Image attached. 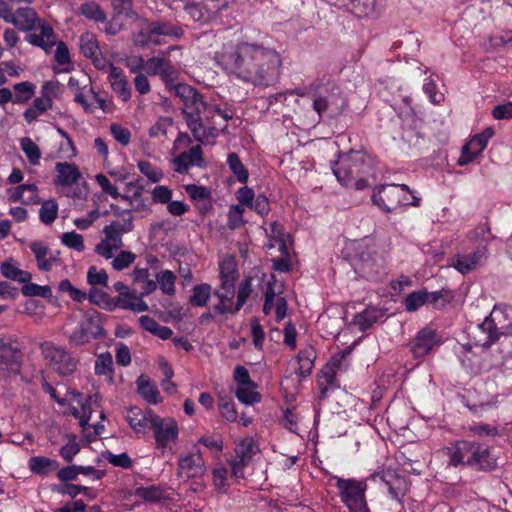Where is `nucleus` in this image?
Segmentation results:
<instances>
[{
	"label": "nucleus",
	"mask_w": 512,
	"mask_h": 512,
	"mask_svg": "<svg viewBox=\"0 0 512 512\" xmlns=\"http://www.w3.org/2000/svg\"><path fill=\"white\" fill-rule=\"evenodd\" d=\"M214 60L229 79L255 87L276 83L282 68V58L275 49L248 39L223 45Z\"/></svg>",
	"instance_id": "1"
},
{
	"label": "nucleus",
	"mask_w": 512,
	"mask_h": 512,
	"mask_svg": "<svg viewBox=\"0 0 512 512\" xmlns=\"http://www.w3.org/2000/svg\"><path fill=\"white\" fill-rule=\"evenodd\" d=\"M174 93L183 102V114L186 123L198 141H208L217 137L226 129V122L232 114L219 107L206 103L202 96L191 86L178 83L173 87Z\"/></svg>",
	"instance_id": "2"
},
{
	"label": "nucleus",
	"mask_w": 512,
	"mask_h": 512,
	"mask_svg": "<svg viewBox=\"0 0 512 512\" xmlns=\"http://www.w3.org/2000/svg\"><path fill=\"white\" fill-rule=\"evenodd\" d=\"M351 246L354 254L349 256V260L358 276L375 280L385 272L387 258L379 247L364 242H353Z\"/></svg>",
	"instance_id": "3"
},
{
	"label": "nucleus",
	"mask_w": 512,
	"mask_h": 512,
	"mask_svg": "<svg viewBox=\"0 0 512 512\" xmlns=\"http://www.w3.org/2000/svg\"><path fill=\"white\" fill-rule=\"evenodd\" d=\"M372 202L387 213L398 212L402 207L420 206L421 199L405 184H386L374 189Z\"/></svg>",
	"instance_id": "4"
},
{
	"label": "nucleus",
	"mask_w": 512,
	"mask_h": 512,
	"mask_svg": "<svg viewBox=\"0 0 512 512\" xmlns=\"http://www.w3.org/2000/svg\"><path fill=\"white\" fill-rule=\"evenodd\" d=\"M480 334L476 338L477 345L487 347L495 342L500 335L512 333V307L496 305L484 321L477 326Z\"/></svg>",
	"instance_id": "5"
},
{
	"label": "nucleus",
	"mask_w": 512,
	"mask_h": 512,
	"mask_svg": "<svg viewBox=\"0 0 512 512\" xmlns=\"http://www.w3.org/2000/svg\"><path fill=\"white\" fill-rule=\"evenodd\" d=\"M340 502L348 512H371L366 500L367 482L364 479L333 476Z\"/></svg>",
	"instance_id": "6"
},
{
	"label": "nucleus",
	"mask_w": 512,
	"mask_h": 512,
	"mask_svg": "<svg viewBox=\"0 0 512 512\" xmlns=\"http://www.w3.org/2000/svg\"><path fill=\"white\" fill-rule=\"evenodd\" d=\"M192 140L186 133H179L172 147V162L175 171L186 172L193 166L203 165L202 149L200 145L191 146Z\"/></svg>",
	"instance_id": "7"
},
{
	"label": "nucleus",
	"mask_w": 512,
	"mask_h": 512,
	"mask_svg": "<svg viewBox=\"0 0 512 512\" xmlns=\"http://www.w3.org/2000/svg\"><path fill=\"white\" fill-rule=\"evenodd\" d=\"M51 396L60 406H68L70 414L79 419V424L83 430L89 425L92 414V404L98 400V395L84 396L74 390L67 392L64 398L56 396V391L51 389Z\"/></svg>",
	"instance_id": "8"
},
{
	"label": "nucleus",
	"mask_w": 512,
	"mask_h": 512,
	"mask_svg": "<svg viewBox=\"0 0 512 512\" xmlns=\"http://www.w3.org/2000/svg\"><path fill=\"white\" fill-rule=\"evenodd\" d=\"M284 283L281 279L273 274L270 275L266 283L265 302L263 305V312L270 315L274 312L276 321H282L288 310V305L285 297L283 296Z\"/></svg>",
	"instance_id": "9"
},
{
	"label": "nucleus",
	"mask_w": 512,
	"mask_h": 512,
	"mask_svg": "<svg viewBox=\"0 0 512 512\" xmlns=\"http://www.w3.org/2000/svg\"><path fill=\"white\" fill-rule=\"evenodd\" d=\"M104 335L105 332L98 313L89 311L83 314L76 328L69 335V341L74 345L80 346Z\"/></svg>",
	"instance_id": "10"
},
{
	"label": "nucleus",
	"mask_w": 512,
	"mask_h": 512,
	"mask_svg": "<svg viewBox=\"0 0 512 512\" xmlns=\"http://www.w3.org/2000/svg\"><path fill=\"white\" fill-rule=\"evenodd\" d=\"M182 30L172 24L162 22L144 23L140 31L134 35V42L137 45L153 44L158 45L163 42L166 36L181 37Z\"/></svg>",
	"instance_id": "11"
},
{
	"label": "nucleus",
	"mask_w": 512,
	"mask_h": 512,
	"mask_svg": "<svg viewBox=\"0 0 512 512\" xmlns=\"http://www.w3.org/2000/svg\"><path fill=\"white\" fill-rule=\"evenodd\" d=\"M44 358L60 375H70L77 368V360L64 348L52 342H44L41 345Z\"/></svg>",
	"instance_id": "12"
},
{
	"label": "nucleus",
	"mask_w": 512,
	"mask_h": 512,
	"mask_svg": "<svg viewBox=\"0 0 512 512\" xmlns=\"http://www.w3.org/2000/svg\"><path fill=\"white\" fill-rule=\"evenodd\" d=\"M151 429L158 449L164 450L177 443L179 427L175 419L160 416L153 417Z\"/></svg>",
	"instance_id": "13"
},
{
	"label": "nucleus",
	"mask_w": 512,
	"mask_h": 512,
	"mask_svg": "<svg viewBox=\"0 0 512 512\" xmlns=\"http://www.w3.org/2000/svg\"><path fill=\"white\" fill-rule=\"evenodd\" d=\"M363 170V155L359 152H351L348 155L341 156L336 166L333 168V173L339 183L343 186L352 185V181Z\"/></svg>",
	"instance_id": "14"
},
{
	"label": "nucleus",
	"mask_w": 512,
	"mask_h": 512,
	"mask_svg": "<svg viewBox=\"0 0 512 512\" xmlns=\"http://www.w3.org/2000/svg\"><path fill=\"white\" fill-rule=\"evenodd\" d=\"M21 351L13 336L0 337V370L17 374L21 367Z\"/></svg>",
	"instance_id": "15"
},
{
	"label": "nucleus",
	"mask_w": 512,
	"mask_h": 512,
	"mask_svg": "<svg viewBox=\"0 0 512 512\" xmlns=\"http://www.w3.org/2000/svg\"><path fill=\"white\" fill-rule=\"evenodd\" d=\"M493 135L494 130L491 127H486L482 132L470 137V139L462 146L457 164L459 166H466L473 162L485 150Z\"/></svg>",
	"instance_id": "16"
},
{
	"label": "nucleus",
	"mask_w": 512,
	"mask_h": 512,
	"mask_svg": "<svg viewBox=\"0 0 512 512\" xmlns=\"http://www.w3.org/2000/svg\"><path fill=\"white\" fill-rule=\"evenodd\" d=\"M206 473L204 459L199 451L181 455L177 463V478L181 481L198 479Z\"/></svg>",
	"instance_id": "17"
},
{
	"label": "nucleus",
	"mask_w": 512,
	"mask_h": 512,
	"mask_svg": "<svg viewBox=\"0 0 512 512\" xmlns=\"http://www.w3.org/2000/svg\"><path fill=\"white\" fill-rule=\"evenodd\" d=\"M258 452L259 448L252 438L243 439L236 445L235 456L229 461L235 479L244 478V468Z\"/></svg>",
	"instance_id": "18"
},
{
	"label": "nucleus",
	"mask_w": 512,
	"mask_h": 512,
	"mask_svg": "<svg viewBox=\"0 0 512 512\" xmlns=\"http://www.w3.org/2000/svg\"><path fill=\"white\" fill-rule=\"evenodd\" d=\"M25 40L36 47L49 53L56 44L57 36L53 27L45 20H41L36 27L30 31Z\"/></svg>",
	"instance_id": "19"
},
{
	"label": "nucleus",
	"mask_w": 512,
	"mask_h": 512,
	"mask_svg": "<svg viewBox=\"0 0 512 512\" xmlns=\"http://www.w3.org/2000/svg\"><path fill=\"white\" fill-rule=\"evenodd\" d=\"M237 205H241L244 209H253L261 216L268 215L270 211V205L268 198L263 195H255L252 188L248 186L240 187L236 192Z\"/></svg>",
	"instance_id": "20"
},
{
	"label": "nucleus",
	"mask_w": 512,
	"mask_h": 512,
	"mask_svg": "<svg viewBox=\"0 0 512 512\" xmlns=\"http://www.w3.org/2000/svg\"><path fill=\"white\" fill-rule=\"evenodd\" d=\"M474 441H458L451 447L446 448L449 456V464L453 466L465 465L472 467Z\"/></svg>",
	"instance_id": "21"
},
{
	"label": "nucleus",
	"mask_w": 512,
	"mask_h": 512,
	"mask_svg": "<svg viewBox=\"0 0 512 512\" xmlns=\"http://www.w3.org/2000/svg\"><path fill=\"white\" fill-rule=\"evenodd\" d=\"M148 75H160L170 85L177 76V70L171 62L162 57H152L145 61V69Z\"/></svg>",
	"instance_id": "22"
},
{
	"label": "nucleus",
	"mask_w": 512,
	"mask_h": 512,
	"mask_svg": "<svg viewBox=\"0 0 512 512\" xmlns=\"http://www.w3.org/2000/svg\"><path fill=\"white\" fill-rule=\"evenodd\" d=\"M29 247L35 256L37 267L40 271H50L52 266L60 260V253L49 249L43 242L34 241Z\"/></svg>",
	"instance_id": "23"
},
{
	"label": "nucleus",
	"mask_w": 512,
	"mask_h": 512,
	"mask_svg": "<svg viewBox=\"0 0 512 512\" xmlns=\"http://www.w3.org/2000/svg\"><path fill=\"white\" fill-rule=\"evenodd\" d=\"M156 416L151 410L143 411L138 407H131L125 419L136 434H145L152 426V418Z\"/></svg>",
	"instance_id": "24"
},
{
	"label": "nucleus",
	"mask_w": 512,
	"mask_h": 512,
	"mask_svg": "<svg viewBox=\"0 0 512 512\" xmlns=\"http://www.w3.org/2000/svg\"><path fill=\"white\" fill-rule=\"evenodd\" d=\"M107 78L117 97L123 102L129 101L131 98V88L124 72L120 68L110 65Z\"/></svg>",
	"instance_id": "25"
},
{
	"label": "nucleus",
	"mask_w": 512,
	"mask_h": 512,
	"mask_svg": "<svg viewBox=\"0 0 512 512\" xmlns=\"http://www.w3.org/2000/svg\"><path fill=\"white\" fill-rule=\"evenodd\" d=\"M92 100L89 101L83 92H78L75 95V101L80 104L83 109L88 113H95L96 109L102 110L103 113H110L113 111V103L109 98L101 97L98 93L90 89Z\"/></svg>",
	"instance_id": "26"
},
{
	"label": "nucleus",
	"mask_w": 512,
	"mask_h": 512,
	"mask_svg": "<svg viewBox=\"0 0 512 512\" xmlns=\"http://www.w3.org/2000/svg\"><path fill=\"white\" fill-rule=\"evenodd\" d=\"M55 170L57 176L54 183L57 187H72L82 178L79 168L73 163H56Z\"/></svg>",
	"instance_id": "27"
},
{
	"label": "nucleus",
	"mask_w": 512,
	"mask_h": 512,
	"mask_svg": "<svg viewBox=\"0 0 512 512\" xmlns=\"http://www.w3.org/2000/svg\"><path fill=\"white\" fill-rule=\"evenodd\" d=\"M472 468L490 471L497 466V457L489 447L475 442Z\"/></svg>",
	"instance_id": "28"
},
{
	"label": "nucleus",
	"mask_w": 512,
	"mask_h": 512,
	"mask_svg": "<svg viewBox=\"0 0 512 512\" xmlns=\"http://www.w3.org/2000/svg\"><path fill=\"white\" fill-rule=\"evenodd\" d=\"M437 343L438 340L435 332L429 328H425L418 332L413 341L411 350L415 357H423L427 355Z\"/></svg>",
	"instance_id": "29"
},
{
	"label": "nucleus",
	"mask_w": 512,
	"mask_h": 512,
	"mask_svg": "<svg viewBox=\"0 0 512 512\" xmlns=\"http://www.w3.org/2000/svg\"><path fill=\"white\" fill-rule=\"evenodd\" d=\"M41 20L33 8L21 7L14 13L13 22L10 24L21 31L30 32Z\"/></svg>",
	"instance_id": "30"
},
{
	"label": "nucleus",
	"mask_w": 512,
	"mask_h": 512,
	"mask_svg": "<svg viewBox=\"0 0 512 512\" xmlns=\"http://www.w3.org/2000/svg\"><path fill=\"white\" fill-rule=\"evenodd\" d=\"M486 259V250L479 249L471 255H457L453 260L451 266H453L461 274H466L471 270L476 269Z\"/></svg>",
	"instance_id": "31"
},
{
	"label": "nucleus",
	"mask_w": 512,
	"mask_h": 512,
	"mask_svg": "<svg viewBox=\"0 0 512 512\" xmlns=\"http://www.w3.org/2000/svg\"><path fill=\"white\" fill-rule=\"evenodd\" d=\"M176 2L183 3L184 10L195 22L207 23L213 19L207 8L202 6V0H171L168 4L173 6Z\"/></svg>",
	"instance_id": "32"
},
{
	"label": "nucleus",
	"mask_w": 512,
	"mask_h": 512,
	"mask_svg": "<svg viewBox=\"0 0 512 512\" xmlns=\"http://www.w3.org/2000/svg\"><path fill=\"white\" fill-rule=\"evenodd\" d=\"M10 200L25 205L38 203V188L35 184H20L8 190Z\"/></svg>",
	"instance_id": "33"
},
{
	"label": "nucleus",
	"mask_w": 512,
	"mask_h": 512,
	"mask_svg": "<svg viewBox=\"0 0 512 512\" xmlns=\"http://www.w3.org/2000/svg\"><path fill=\"white\" fill-rule=\"evenodd\" d=\"M139 395L149 404H158L162 401L159 390L146 375H140L136 380Z\"/></svg>",
	"instance_id": "34"
},
{
	"label": "nucleus",
	"mask_w": 512,
	"mask_h": 512,
	"mask_svg": "<svg viewBox=\"0 0 512 512\" xmlns=\"http://www.w3.org/2000/svg\"><path fill=\"white\" fill-rule=\"evenodd\" d=\"M116 304L122 309L131 310L136 313L148 310V305L139 296L130 291L119 293L116 298Z\"/></svg>",
	"instance_id": "35"
},
{
	"label": "nucleus",
	"mask_w": 512,
	"mask_h": 512,
	"mask_svg": "<svg viewBox=\"0 0 512 512\" xmlns=\"http://www.w3.org/2000/svg\"><path fill=\"white\" fill-rule=\"evenodd\" d=\"M0 271L5 278L15 280L20 283H27L32 278L31 273L21 270L13 258H9L1 263Z\"/></svg>",
	"instance_id": "36"
},
{
	"label": "nucleus",
	"mask_w": 512,
	"mask_h": 512,
	"mask_svg": "<svg viewBox=\"0 0 512 512\" xmlns=\"http://www.w3.org/2000/svg\"><path fill=\"white\" fill-rule=\"evenodd\" d=\"M220 281L222 287L235 286L237 278V267L233 257L226 256L219 262Z\"/></svg>",
	"instance_id": "37"
},
{
	"label": "nucleus",
	"mask_w": 512,
	"mask_h": 512,
	"mask_svg": "<svg viewBox=\"0 0 512 512\" xmlns=\"http://www.w3.org/2000/svg\"><path fill=\"white\" fill-rule=\"evenodd\" d=\"M265 231L268 237V242L265 244V247L268 250L277 248L281 254L287 253L286 244L283 239L282 226L277 222H272Z\"/></svg>",
	"instance_id": "38"
},
{
	"label": "nucleus",
	"mask_w": 512,
	"mask_h": 512,
	"mask_svg": "<svg viewBox=\"0 0 512 512\" xmlns=\"http://www.w3.org/2000/svg\"><path fill=\"white\" fill-rule=\"evenodd\" d=\"M315 358L316 352L313 347L308 346L301 350L297 356L296 373L301 377L309 376L313 370Z\"/></svg>",
	"instance_id": "39"
},
{
	"label": "nucleus",
	"mask_w": 512,
	"mask_h": 512,
	"mask_svg": "<svg viewBox=\"0 0 512 512\" xmlns=\"http://www.w3.org/2000/svg\"><path fill=\"white\" fill-rule=\"evenodd\" d=\"M28 466L34 474L46 476L51 471L57 469L59 463L45 456H34L29 459Z\"/></svg>",
	"instance_id": "40"
},
{
	"label": "nucleus",
	"mask_w": 512,
	"mask_h": 512,
	"mask_svg": "<svg viewBox=\"0 0 512 512\" xmlns=\"http://www.w3.org/2000/svg\"><path fill=\"white\" fill-rule=\"evenodd\" d=\"M139 323L145 331L162 340L169 339L173 334V331L169 327L160 325L157 321L147 315L141 316L139 318Z\"/></svg>",
	"instance_id": "41"
},
{
	"label": "nucleus",
	"mask_w": 512,
	"mask_h": 512,
	"mask_svg": "<svg viewBox=\"0 0 512 512\" xmlns=\"http://www.w3.org/2000/svg\"><path fill=\"white\" fill-rule=\"evenodd\" d=\"M52 106L53 104H51L49 100L37 97L34 99L32 105L24 111L23 117L27 123L31 124L35 122L39 116L50 110Z\"/></svg>",
	"instance_id": "42"
},
{
	"label": "nucleus",
	"mask_w": 512,
	"mask_h": 512,
	"mask_svg": "<svg viewBox=\"0 0 512 512\" xmlns=\"http://www.w3.org/2000/svg\"><path fill=\"white\" fill-rule=\"evenodd\" d=\"M112 239L109 235H104V238L96 245L95 252L105 259L113 258L115 253L123 247V240Z\"/></svg>",
	"instance_id": "43"
},
{
	"label": "nucleus",
	"mask_w": 512,
	"mask_h": 512,
	"mask_svg": "<svg viewBox=\"0 0 512 512\" xmlns=\"http://www.w3.org/2000/svg\"><path fill=\"white\" fill-rule=\"evenodd\" d=\"M54 59L61 68H54L56 73L69 72L73 65L67 45L63 41L56 40Z\"/></svg>",
	"instance_id": "44"
},
{
	"label": "nucleus",
	"mask_w": 512,
	"mask_h": 512,
	"mask_svg": "<svg viewBox=\"0 0 512 512\" xmlns=\"http://www.w3.org/2000/svg\"><path fill=\"white\" fill-rule=\"evenodd\" d=\"M19 144L29 164L32 166H38L42 156L39 146L30 137L21 138L19 140Z\"/></svg>",
	"instance_id": "45"
},
{
	"label": "nucleus",
	"mask_w": 512,
	"mask_h": 512,
	"mask_svg": "<svg viewBox=\"0 0 512 512\" xmlns=\"http://www.w3.org/2000/svg\"><path fill=\"white\" fill-rule=\"evenodd\" d=\"M235 286L222 287L220 290L215 292V295L219 298V303L214 306V310L220 314L235 311L232 307V300L234 297Z\"/></svg>",
	"instance_id": "46"
},
{
	"label": "nucleus",
	"mask_w": 512,
	"mask_h": 512,
	"mask_svg": "<svg viewBox=\"0 0 512 512\" xmlns=\"http://www.w3.org/2000/svg\"><path fill=\"white\" fill-rule=\"evenodd\" d=\"M57 132L62 137L58 146L57 157L65 160H71L77 155L76 147L64 129L57 127Z\"/></svg>",
	"instance_id": "47"
},
{
	"label": "nucleus",
	"mask_w": 512,
	"mask_h": 512,
	"mask_svg": "<svg viewBox=\"0 0 512 512\" xmlns=\"http://www.w3.org/2000/svg\"><path fill=\"white\" fill-rule=\"evenodd\" d=\"M235 395L244 405H253L261 401V395L257 391V385L255 383L237 387Z\"/></svg>",
	"instance_id": "48"
},
{
	"label": "nucleus",
	"mask_w": 512,
	"mask_h": 512,
	"mask_svg": "<svg viewBox=\"0 0 512 512\" xmlns=\"http://www.w3.org/2000/svg\"><path fill=\"white\" fill-rule=\"evenodd\" d=\"M380 316L381 312L376 307H367L354 316L353 323L357 325L360 330H366L375 323Z\"/></svg>",
	"instance_id": "49"
},
{
	"label": "nucleus",
	"mask_w": 512,
	"mask_h": 512,
	"mask_svg": "<svg viewBox=\"0 0 512 512\" xmlns=\"http://www.w3.org/2000/svg\"><path fill=\"white\" fill-rule=\"evenodd\" d=\"M80 50L81 53L89 58L91 56L98 55L101 51L97 37L92 32H85L80 36Z\"/></svg>",
	"instance_id": "50"
},
{
	"label": "nucleus",
	"mask_w": 512,
	"mask_h": 512,
	"mask_svg": "<svg viewBox=\"0 0 512 512\" xmlns=\"http://www.w3.org/2000/svg\"><path fill=\"white\" fill-rule=\"evenodd\" d=\"M15 94L13 102L17 104L28 102L35 94L36 86L32 82L24 81L13 86Z\"/></svg>",
	"instance_id": "51"
},
{
	"label": "nucleus",
	"mask_w": 512,
	"mask_h": 512,
	"mask_svg": "<svg viewBox=\"0 0 512 512\" xmlns=\"http://www.w3.org/2000/svg\"><path fill=\"white\" fill-rule=\"evenodd\" d=\"M95 374L105 376L108 379L113 377V358L109 352L97 356L94 366Z\"/></svg>",
	"instance_id": "52"
},
{
	"label": "nucleus",
	"mask_w": 512,
	"mask_h": 512,
	"mask_svg": "<svg viewBox=\"0 0 512 512\" xmlns=\"http://www.w3.org/2000/svg\"><path fill=\"white\" fill-rule=\"evenodd\" d=\"M58 215V204L54 199H48L42 202L39 210V218L44 224H52Z\"/></svg>",
	"instance_id": "53"
},
{
	"label": "nucleus",
	"mask_w": 512,
	"mask_h": 512,
	"mask_svg": "<svg viewBox=\"0 0 512 512\" xmlns=\"http://www.w3.org/2000/svg\"><path fill=\"white\" fill-rule=\"evenodd\" d=\"M135 495L147 502H159L165 498V491L157 486L139 487Z\"/></svg>",
	"instance_id": "54"
},
{
	"label": "nucleus",
	"mask_w": 512,
	"mask_h": 512,
	"mask_svg": "<svg viewBox=\"0 0 512 512\" xmlns=\"http://www.w3.org/2000/svg\"><path fill=\"white\" fill-rule=\"evenodd\" d=\"M157 283L161 291L166 295H173L175 293L176 276L170 270H163L156 276Z\"/></svg>",
	"instance_id": "55"
},
{
	"label": "nucleus",
	"mask_w": 512,
	"mask_h": 512,
	"mask_svg": "<svg viewBox=\"0 0 512 512\" xmlns=\"http://www.w3.org/2000/svg\"><path fill=\"white\" fill-rule=\"evenodd\" d=\"M227 163L235 177L240 183H246L249 177L247 169L244 167L236 153H230Z\"/></svg>",
	"instance_id": "56"
},
{
	"label": "nucleus",
	"mask_w": 512,
	"mask_h": 512,
	"mask_svg": "<svg viewBox=\"0 0 512 512\" xmlns=\"http://www.w3.org/2000/svg\"><path fill=\"white\" fill-rule=\"evenodd\" d=\"M137 168L152 183L160 182L164 176L160 168L146 160L138 161Z\"/></svg>",
	"instance_id": "57"
},
{
	"label": "nucleus",
	"mask_w": 512,
	"mask_h": 512,
	"mask_svg": "<svg viewBox=\"0 0 512 512\" xmlns=\"http://www.w3.org/2000/svg\"><path fill=\"white\" fill-rule=\"evenodd\" d=\"M80 13L86 18L95 22L106 21V15L101 7L95 2H86L80 6Z\"/></svg>",
	"instance_id": "58"
},
{
	"label": "nucleus",
	"mask_w": 512,
	"mask_h": 512,
	"mask_svg": "<svg viewBox=\"0 0 512 512\" xmlns=\"http://www.w3.org/2000/svg\"><path fill=\"white\" fill-rule=\"evenodd\" d=\"M428 292L420 290L410 293L405 299V309L408 312L417 311L420 307L427 303Z\"/></svg>",
	"instance_id": "59"
},
{
	"label": "nucleus",
	"mask_w": 512,
	"mask_h": 512,
	"mask_svg": "<svg viewBox=\"0 0 512 512\" xmlns=\"http://www.w3.org/2000/svg\"><path fill=\"white\" fill-rule=\"evenodd\" d=\"M351 11L357 17H368L375 10V0H350Z\"/></svg>",
	"instance_id": "60"
},
{
	"label": "nucleus",
	"mask_w": 512,
	"mask_h": 512,
	"mask_svg": "<svg viewBox=\"0 0 512 512\" xmlns=\"http://www.w3.org/2000/svg\"><path fill=\"white\" fill-rule=\"evenodd\" d=\"M25 285L22 287V294L28 297H43V298H51L52 297V289L48 285H38L35 283H24Z\"/></svg>",
	"instance_id": "61"
},
{
	"label": "nucleus",
	"mask_w": 512,
	"mask_h": 512,
	"mask_svg": "<svg viewBox=\"0 0 512 512\" xmlns=\"http://www.w3.org/2000/svg\"><path fill=\"white\" fill-rule=\"evenodd\" d=\"M80 452V445L77 437L73 434L67 435V443L60 449V456L67 462H71Z\"/></svg>",
	"instance_id": "62"
},
{
	"label": "nucleus",
	"mask_w": 512,
	"mask_h": 512,
	"mask_svg": "<svg viewBox=\"0 0 512 512\" xmlns=\"http://www.w3.org/2000/svg\"><path fill=\"white\" fill-rule=\"evenodd\" d=\"M211 294V286L208 284H201L195 286L193 289V294L190 298V302L194 306H204L206 305Z\"/></svg>",
	"instance_id": "63"
},
{
	"label": "nucleus",
	"mask_w": 512,
	"mask_h": 512,
	"mask_svg": "<svg viewBox=\"0 0 512 512\" xmlns=\"http://www.w3.org/2000/svg\"><path fill=\"white\" fill-rule=\"evenodd\" d=\"M245 209L241 205H231L228 210V227L230 229H236L245 224L243 218Z\"/></svg>",
	"instance_id": "64"
}]
</instances>
